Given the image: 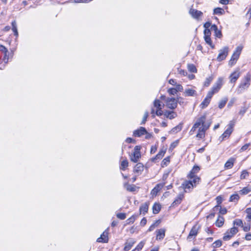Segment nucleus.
<instances>
[{
    "label": "nucleus",
    "mask_w": 251,
    "mask_h": 251,
    "mask_svg": "<svg viewBox=\"0 0 251 251\" xmlns=\"http://www.w3.org/2000/svg\"><path fill=\"white\" fill-rule=\"evenodd\" d=\"M251 75L248 73L244 76L236 89L237 94H240L247 90L251 85Z\"/></svg>",
    "instance_id": "obj_1"
},
{
    "label": "nucleus",
    "mask_w": 251,
    "mask_h": 251,
    "mask_svg": "<svg viewBox=\"0 0 251 251\" xmlns=\"http://www.w3.org/2000/svg\"><path fill=\"white\" fill-rule=\"evenodd\" d=\"M223 78L219 77L213 85L211 90L208 92V94H210V95L212 97L213 95L218 93L223 84Z\"/></svg>",
    "instance_id": "obj_2"
},
{
    "label": "nucleus",
    "mask_w": 251,
    "mask_h": 251,
    "mask_svg": "<svg viewBox=\"0 0 251 251\" xmlns=\"http://www.w3.org/2000/svg\"><path fill=\"white\" fill-rule=\"evenodd\" d=\"M211 124V121L206 122L202 127L199 128L196 137L200 139H203L205 136V131L209 128Z\"/></svg>",
    "instance_id": "obj_3"
},
{
    "label": "nucleus",
    "mask_w": 251,
    "mask_h": 251,
    "mask_svg": "<svg viewBox=\"0 0 251 251\" xmlns=\"http://www.w3.org/2000/svg\"><path fill=\"white\" fill-rule=\"evenodd\" d=\"M206 122V115L204 114L200 118H199L196 122V123L193 125L192 128L190 130L189 132V134L190 135H192L194 134V131L196 130L197 128H198L200 126H203V125Z\"/></svg>",
    "instance_id": "obj_4"
},
{
    "label": "nucleus",
    "mask_w": 251,
    "mask_h": 251,
    "mask_svg": "<svg viewBox=\"0 0 251 251\" xmlns=\"http://www.w3.org/2000/svg\"><path fill=\"white\" fill-rule=\"evenodd\" d=\"M242 50V47L238 46L236 48V50L234 51L229 61L228 64L229 66H232L236 63L237 60L239 57Z\"/></svg>",
    "instance_id": "obj_5"
},
{
    "label": "nucleus",
    "mask_w": 251,
    "mask_h": 251,
    "mask_svg": "<svg viewBox=\"0 0 251 251\" xmlns=\"http://www.w3.org/2000/svg\"><path fill=\"white\" fill-rule=\"evenodd\" d=\"M228 52L229 48L227 46L224 47L222 49H221L219 50V53L217 58V61L220 62L225 59L228 55Z\"/></svg>",
    "instance_id": "obj_6"
},
{
    "label": "nucleus",
    "mask_w": 251,
    "mask_h": 251,
    "mask_svg": "<svg viewBox=\"0 0 251 251\" xmlns=\"http://www.w3.org/2000/svg\"><path fill=\"white\" fill-rule=\"evenodd\" d=\"M166 106L171 109H174L177 107L176 99L174 98H167L166 100Z\"/></svg>",
    "instance_id": "obj_7"
},
{
    "label": "nucleus",
    "mask_w": 251,
    "mask_h": 251,
    "mask_svg": "<svg viewBox=\"0 0 251 251\" xmlns=\"http://www.w3.org/2000/svg\"><path fill=\"white\" fill-rule=\"evenodd\" d=\"M181 187L184 189L185 192L187 193L190 192L194 188V186L191 181L185 180L182 183Z\"/></svg>",
    "instance_id": "obj_8"
},
{
    "label": "nucleus",
    "mask_w": 251,
    "mask_h": 251,
    "mask_svg": "<svg viewBox=\"0 0 251 251\" xmlns=\"http://www.w3.org/2000/svg\"><path fill=\"white\" fill-rule=\"evenodd\" d=\"M189 12L194 19L198 20H199V18L203 15V13L202 12L193 8H191Z\"/></svg>",
    "instance_id": "obj_9"
},
{
    "label": "nucleus",
    "mask_w": 251,
    "mask_h": 251,
    "mask_svg": "<svg viewBox=\"0 0 251 251\" xmlns=\"http://www.w3.org/2000/svg\"><path fill=\"white\" fill-rule=\"evenodd\" d=\"M156 234V239L157 240H162L165 236L166 229L165 228H160L155 231Z\"/></svg>",
    "instance_id": "obj_10"
},
{
    "label": "nucleus",
    "mask_w": 251,
    "mask_h": 251,
    "mask_svg": "<svg viewBox=\"0 0 251 251\" xmlns=\"http://www.w3.org/2000/svg\"><path fill=\"white\" fill-rule=\"evenodd\" d=\"M232 132V130L227 128L224 133L219 137V141H220V143H221L224 140L227 139Z\"/></svg>",
    "instance_id": "obj_11"
},
{
    "label": "nucleus",
    "mask_w": 251,
    "mask_h": 251,
    "mask_svg": "<svg viewBox=\"0 0 251 251\" xmlns=\"http://www.w3.org/2000/svg\"><path fill=\"white\" fill-rule=\"evenodd\" d=\"M108 231L105 230L100 235V237L97 239V241L101 243H107L108 241Z\"/></svg>",
    "instance_id": "obj_12"
},
{
    "label": "nucleus",
    "mask_w": 251,
    "mask_h": 251,
    "mask_svg": "<svg viewBox=\"0 0 251 251\" xmlns=\"http://www.w3.org/2000/svg\"><path fill=\"white\" fill-rule=\"evenodd\" d=\"M240 72L238 70L233 72L229 76L230 82L234 83L240 77Z\"/></svg>",
    "instance_id": "obj_13"
},
{
    "label": "nucleus",
    "mask_w": 251,
    "mask_h": 251,
    "mask_svg": "<svg viewBox=\"0 0 251 251\" xmlns=\"http://www.w3.org/2000/svg\"><path fill=\"white\" fill-rule=\"evenodd\" d=\"M188 178L189 179V181H191L192 183H193V185H194V187L196 186V185L199 184L201 178L197 176H189L188 175Z\"/></svg>",
    "instance_id": "obj_14"
},
{
    "label": "nucleus",
    "mask_w": 251,
    "mask_h": 251,
    "mask_svg": "<svg viewBox=\"0 0 251 251\" xmlns=\"http://www.w3.org/2000/svg\"><path fill=\"white\" fill-rule=\"evenodd\" d=\"M147 133V130L145 127H140L139 129L133 132V135L135 137H141Z\"/></svg>",
    "instance_id": "obj_15"
},
{
    "label": "nucleus",
    "mask_w": 251,
    "mask_h": 251,
    "mask_svg": "<svg viewBox=\"0 0 251 251\" xmlns=\"http://www.w3.org/2000/svg\"><path fill=\"white\" fill-rule=\"evenodd\" d=\"M166 151V149H162L154 157L151 159L152 162H155L156 160L161 159L164 155Z\"/></svg>",
    "instance_id": "obj_16"
},
{
    "label": "nucleus",
    "mask_w": 251,
    "mask_h": 251,
    "mask_svg": "<svg viewBox=\"0 0 251 251\" xmlns=\"http://www.w3.org/2000/svg\"><path fill=\"white\" fill-rule=\"evenodd\" d=\"M212 96L207 93L206 98L203 100V101L201 104V106L202 109H204L206 107H207L209 104L211 99L212 98Z\"/></svg>",
    "instance_id": "obj_17"
},
{
    "label": "nucleus",
    "mask_w": 251,
    "mask_h": 251,
    "mask_svg": "<svg viewBox=\"0 0 251 251\" xmlns=\"http://www.w3.org/2000/svg\"><path fill=\"white\" fill-rule=\"evenodd\" d=\"M199 229V227L197 226V225L193 226L189 232L187 238L190 239L193 236H196L198 234Z\"/></svg>",
    "instance_id": "obj_18"
},
{
    "label": "nucleus",
    "mask_w": 251,
    "mask_h": 251,
    "mask_svg": "<svg viewBox=\"0 0 251 251\" xmlns=\"http://www.w3.org/2000/svg\"><path fill=\"white\" fill-rule=\"evenodd\" d=\"M164 115L167 118L172 120L177 117V114L174 111L166 110L164 112Z\"/></svg>",
    "instance_id": "obj_19"
},
{
    "label": "nucleus",
    "mask_w": 251,
    "mask_h": 251,
    "mask_svg": "<svg viewBox=\"0 0 251 251\" xmlns=\"http://www.w3.org/2000/svg\"><path fill=\"white\" fill-rule=\"evenodd\" d=\"M211 30L214 31L215 36L219 38L222 37V32L218 29V27L216 25H213L211 26Z\"/></svg>",
    "instance_id": "obj_20"
},
{
    "label": "nucleus",
    "mask_w": 251,
    "mask_h": 251,
    "mask_svg": "<svg viewBox=\"0 0 251 251\" xmlns=\"http://www.w3.org/2000/svg\"><path fill=\"white\" fill-rule=\"evenodd\" d=\"M135 241L131 239L125 243V247L124 248V250L125 251H128L133 246V245L135 244Z\"/></svg>",
    "instance_id": "obj_21"
},
{
    "label": "nucleus",
    "mask_w": 251,
    "mask_h": 251,
    "mask_svg": "<svg viewBox=\"0 0 251 251\" xmlns=\"http://www.w3.org/2000/svg\"><path fill=\"white\" fill-rule=\"evenodd\" d=\"M144 170V165L141 163H137L134 167V172L140 175Z\"/></svg>",
    "instance_id": "obj_22"
},
{
    "label": "nucleus",
    "mask_w": 251,
    "mask_h": 251,
    "mask_svg": "<svg viewBox=\"0 0 251 251\" xmlns=\"http://www.w3.org/2000/svg\"><path fill=\"white\" fill-rule=\"evenodd\" d=\"M235 161V159L234 158H230L225 163V168L227 169L232 168L234 165Z\"/></svg>",
    "instance_id": "obj_23"
},
{
    "label": "nucleus",
    "mask_w": 251,
    "mask_h": 251,
    "mask_svg": "<svg viewBox=\"0 0 251 251\" xmlns=\"http://www.w3.org/2000/svg\"><path fill=\"white\" fill-rule=\"evenodd\" d=\"M183 198H184V194H182V193L179 194L177 196V197L176 198L175 201H173V202L172 203L173 206H174L177 205L179 204L181 202Z\"/></svg>",
    "instance_id": "obj_24"
},
{
    "label": "nucleus",
    "mask_w": 251,
    "mask_h": 251,
    "mask_svg": "<svg viewBox=\"0 0 251 251\" xmlns=\"http://www.w3.org/2000/svg\"><path fill=\"white\" fill-rule=\"evenodd\" d=\"M141 157L140 151H134L132 155L131 156L130 160L131 161L136 163Z\"/></svg>",
    "instance_id": "obj_25"
},
{
    "label": "nucleus",
    "mask_w": 251,
    "mask_h": 251,
    "mask_svg": "<svg viewBox=\"0 0 251 251\" xmlns=\"http://www.w3.org/2000/svg\"><path fill=\"white\" fill-rule=\"evenodd\" d=\"M149 205L147 203L143 204L140 207V212L143 213V214H145L148 210Z\"/></svg>",
    "instance_id": "obj_26"
},
{
    "label": "nucleus",
    "mask_w": 251,
    "mask_h": 251,
    "mask_svg": "<svg viewBox=\"0 0 251 251\" xmlns=\"http://www.w3.org/2000/svg\"><path fill=\"white\" fill-rule=\"evenodd\" d=\"M224 223V218L223 217L219 216L218 219L217 220L215 225L217 227H220L223 226Z\"/></svg>",
    "instance_id": "obj_27"
},
{
    "label": "nucleus",
    "mask_w": 251,
    "mask_h": 251,
    "mask_svg": "<svg viewBox=\"0 0 251 251\" xmlns=\"http://www.w3.org/2000/svg\"><path fill=\"white\" fill-rule=\"evenodd\" d=\"M216 201H217V205H216L213 208V210L215 211H217L218 210V209H219V207H220V204L222 203V198L221 196H218L217 198H216Z\"/></svg>",
    "instance_id": "obj_28"
},
{
    "label": "nucleus",
    "mask_w": 251,
    "mask_h": 251,
    "mask_svg": "<svg viewBox=\"0 0 251 251\" xmlns=\"http://www.w3.org/2000/svg\"><path fill=\"white\" fill-rule=\"evenodd\" d=\"M196 92L195 90L191 89H186L184 92L185 96H193L196 94Z\"/></svg>",
    "instance_id": "obj_29"
},
{
    "label": "nucleus",
    "mask_w": 251,
    "mask_h": 251,
    "mask_svg": "<svg viewBox=\"0 0 251 251\" xmlns=\"http://www.w3.org/2000/svg\"><path fill=\"white\" fill-rule=\"evenodd\" d=\"M240 199V197L237 194H234L230 196L229 201L237 203Z\"/></svg>",
    "instance_id": "obj_30"
},
{
    "label": "nucleus",
    "mask_w": 251,
    "mask_h": 251,
    "mask_svg": "<svg viewBox=\"0 0 251 251\" xmlns=\"http://www.w3.org/2000/svg\"><path fill=\"white\" fill-rule=\"evenodd\" d=\"M200 170V168L198 166H194L192 169V170L190 171V173L188 175L189 176H196L195 174H197L199 172Z\"/></svg>",
    "instance_id": "obj_31"
},
{
    "label": "nucleus",
    "mask_w": 251,
    "mask_h": 251,
    "mask_svg": "<svg viewBox=\"0 0 251 251\" xmlns=\"http://www.w3.org/2000/svg\"><path fill=\"white\" fill-rule=\"evenodd\" d=\"M161 209V206L159 203H154L152 207L153 212L154 214H157Z\"/></svg>",
    "instance_id": "obj_32"
},
{
    "label": "nucleus",
    "mask_w": 251,
    "mask_h": 251,
    "mask_svg": "<svg viewBox=\"0 0 251 251\" xmlns=\"http://www.w3.org/2000/svg\"><path fill=\"white\" fill-rule=\"evenodd\" d=\"M12 30H13V32H14V35H15L16 36H18V30H17V24H16V22L15 21H13L12 23Z\"/></svg>",
    "instance_id": "obj_33"
},
{
    "label": "nucleus",
    "mask_w": 251,
    "mask_h": 251,
    "mask_svg": "<svg viewBox=\"0 0 251 251\" xmlns=\"http://www.w3.org/2000/svg\"><path fill=\"white\" fill-rule=\"evenodd\" d=\"M225 12V10L223 8L220 7L216 8L213 10V14L215 15H223Z\"/></svg>",
    "instance_id": "obj_34"
},
{
    "label": "nucleus",
    "mask_w": 251,
    "mask_h": 251,
    "mask_svg": "<svg viewBox=\"0 0 251 251\" xmlns=\"http://www.w3.org/2000/svg\"><path fill=\"white\" fill-rule=\"evenodd\" d=\"M128 165V161L126 159L121 162V165H120V169L125 171L126 169V168Z\"/></svg>",
    "instance_id": "obj_35"
},
{
    "label": "nucleus",
    "mask_w": 251,
    "mask_h": 251,
    "mask_svg": "<svg viewBox=\"0 0 251 251\" xmlns=\"http://www.w3.org/2000/svg\"><path fill=\"white\" fill-rule=\"evenodd\" d=\"M222 244L223 242L222 240H217L212 244V247L214 248H219L222 246Z\"/></svg>",
    "instance_id": "obj_36"
},
{
    "label": "nucleus",
    "mask_w": 251,
    "mask_h": 251,
    "mask_svg": "<svg viewBox=\"0 0 251 251\" xmlns=\"http://www.w3.org/2000/svg\"><path fill=\"white\" fill-rule=\"evenodd\" d=\"M153 106L156 109H162V107L161 106V102L159 100H155L153 102Z\"/></svg>",
    "instance_id": "obj_37"
},
{
    "label": "nucleus",
    "mask_w": 251,
    "mask_h": 251,
    "mask_svg": "<svg viewBox=\"0 0 251 251\" xmlns=\"http://www.w3.org/2000/svg\"><path fill=\"white\" fill-rule=\"evenodd\" d=\"M205 42L208 44L212 49L215 48L214 45L212 44V41L210 38V36L204 37Z\"/></svg>",
    "instance_id": "obj_38"
},
{
    "label": "nucleus",
    "mask_w": 251,
    "mask_h": 251,
    "mask_svg": "<svg viewBox=\"0 0 251 251\" xmlns=\"http://www.w3.org/2000/svg\"><path fill=\"white\" fill-rule=\"evenodd\" d=\"M233 236L230 233L229 231H226L223 237V240L225 241H228L230 240Z\"/></svg>",
    "instance_id": "obj_39"
},
{
    "label": "nucleus",
    "mask_w": 251,
    "mask_h": 251,
    "mask_svg": "<svg viewBox=\"0 0 251 251\" xmlns=\"http://www.w3.org/2000/svg\"><path fill=\"white\" fill-rule=\"evenodd\" d=\"M2 52L4 53L3 60L5 63H7L9 59V52L7 49L6 48V51H2Z\"/></svg>",
    "instance_id": "obj_40"
},
{
    "label": "nucleus",
    "mask_w": 251,
    "mask_h": 251,
    "mask_svg": "<svg viewBox=\"0 0 251 251\" xmlns=\"http://www.w3.org/2000/svg\"><path fill=\"white\" fill-rule=\"evenodd\" d=\"M249 176V172L245 170H243L242 172V173L240 175V179H245L248 176Z\"/></svg>",
    "instance_id": "obj_41"
},
{
    "label": "nucleus",
    "mask_w": 251,
    "mask_h": 251,
    "mask_svg": "<svg viewBox=\"0 0 251 251\" xmlns=\"http://www.w3.org/2000/svg\"><path fill=\"white\" fill-rule=\"evenodd\" d=\"M163 187V184H158L156 185V186L153 189L152 192L154 193H157L162 187Z\"/></svg>",
    "instance_id": "obj_42"
},
{
    "label": "nucleus",
    "mask_w": 251,
    "mask_h": 251,
    "mask_svg": "<svg viewBox=\"0 0 251 251\" xmlns=\"http://www.w3.org/2000/svg\"><path fill=\"white\" fill-rule=\"evenodd\" d=\"M229 231L230 233L233 236L235 234H236L238 232V228L236 227H233L230 229L227 230Z\"/></svg>",
    "instance_id": "obj_43"
},
{
    "label": "nucleus",
    "mask_w": 251,
    "mask_h": 251,
    "mask_svg": "<svg viewBox=\"0 0 251 251\" xmlns=\"http://www.w3.org/2000/svg\"><path fill=\"white\" fill-rule=\"evenodd\" d=\"M251 191V190L248 187H244L242 190L240 191V193L242 195H246L248 194Z\"/></svg>",
    "instance_id": "obj_44"
},
{
    "label": "nucleus",
    "mask_w": 251,
    "mask_h": 251,
    "mask_svg": "<svg viewBox=\"0 0 251 251\" xmlns=\"http://www.w3.org/2000/svg\"><path fill=\"white\" fill-rule=\"evenodd\" d=\"M188 69L190 72L196 73L197 69L194 64H190L188 65Z\"/></svg>",
    "instance_id": "obj_45"
},
{
    "label": "nucleus",
    "mask_w": 251,
    "mask_h": 251,
    "mask_svg": "<svg viewBox=\"0 0 251 251\" xmlns=\"http://www.w3.org/2000/svg\"><path fill=\"white\" fill-rule=\"evenodd\" d=\"M137 215H132L131 217H130L126 220L127 224H133L134 223V222L135 221V219L137 218Z\"/></svg>",
    "instance_id": "obj_46"
},
{
    "label": "nucleus",
    "mask_w": 251,
    "mask_h": 251,
    "mask_svg": "<svg viewBox=\"0 0 251 251\" xmlns=\"http://www.w3.org/2000/svg\"><path fill=\"white\" fill-rule=\"evenodd\" d=\"M170 156H168V157H166V158H165L162 162V164H161V165L163 167L164 166H167L168 164V163L170 162Z\"/></svg>",
    "instance_id": "obj_47"
},
{
    "label": "nucleus",
    "mask_w": 251,
    "mask_h": 251,
    "mask_svg": "<svg viewBox=\"0 0 251 251\" xmlns=\"http://www.w3.org/2000/svg\"><path fill=\"white\" fill-rule=\"evenodd\" d=\"M182 128V124H179L177 126H175V127L173 128L172 130L173 132H177L178 131H180Z\"/></svg>",
    "instance_id": "obj_48"
},
{
    "label": "nucleus",
    "mask_w": 251,
    "mask_h": 251,
    "mask_svg": "<svg viewBox=\"0 0 251 251\" xmlns=\"http://www.w3.org/2000/svg\"><path fill=\"white\" fill-rule=\"evenodd\" d=\"M234 226H243L242 221L240 219H236L233 222Z\"/></svg>",
    "instance_id": "obj_49"
},
{
    "label": "nucleus",
    "mask_w": 251,
    "mask_h": 251,
    "mask_svg": "<svg viewBox=\"0 0 251 251\" xmlns=\"http://www.w3.org/2000/svg\"><path fill=\"white\" fill-rule=\"evenodd\" d=\"M246 212L247 214L246 218L250 222L251 221V208H248L246 210Z\"/></svg>",
    "instance_id": "obj_50"
},
{
    "label": "nucleus",
    "mask_w": 251,
    "mask_h": 251,
    "mask_svg": "<svg viewBox=\"0 0 251 251\" xmlns=\"http://www.w3.org/2000/svg\"><path fill=\"white\" fill-rule=\"evenodd\" d=\"M227 99L221 100L219 102V106H218L219 108L220 109L223 108L225 106V105L227 102Z\"/></svg>",
    "instance_id": "obj_51"
},
{
    "label": "nucleus",
    "mask_w": 251,
    "mask_h": 251,
    "mask_svg": "<svg viewBox=\"0 0 251 251\" xmlns=\"http://www.w3.org/2000/svg\"><path fill=\"white\" fill-rule=\"evenodd\" d=\"M212 80H213V77L212 76H209V77L206 78V79L204 82V85L205 87H208L210 85V84L211 82V81H212Z\"/></svg>",
    "instance_id": "obj_52"
},
{
    "label": "nucleus",
    "mask_w": 251,
    "mask_h": 251,
    "mask_svg": "<svg viewBox=\"0 0 251 251\" xmlns=\"http://www.w3.org/2000/svg\"><path fill=\"white\" fill-rule=\"evenodd\" d=\"M248 110V107L246 106H243L241 107L239 112V114L243 116Z\"/></svg>",
    "instance_id": "obj_53"
},
{
    "label": "nucleus",
    "mask_w": 251,
    "mask_h": 251,
    "mask_svg": "<svg viewBox=\"0 0 251 251\" xmlns=\"http://www.w3.org/2000/svg\"><path fill=\"white\" fill-rule=\"evenodd\" d=\"M177 103H178L180 105H185L186 102L183 98L180 97H177L176 99Z\"/></svg>",
    "instance_id": "obj_54"
},
{
    "label": "nucleus",
    "mask_w": 251,
    "mask_h": 251,
    "mask_svg": "<svg viewBox=\"0 0 251 251\" xmlns=\"http://www.w3.org/2000/svg\"><path fill=\"white\" fill-rule=\"evenodd\" d=\"M149 116V113L148 111L145 112L143 116L141 125H144L147 121V119Z\"/></svg>",
    "instance_id": "obj_55"
},
{
    "label": "nucleus",
    "mask_w": 251,
    "mask_h": 251,
    "mask_svg": "<svg viewBox=\"0 0 251 251\" xmlns=\"http://www.w3.org/2000/svg\"><path fill=\"white\" fill-rule=\"evenodd\" d=\"M167 91L171 95H175L177 93V90H176L175 88H169Z\"/></svg>",
    "instance_id": "obj_56"
},
{
    "label": "nucleus",
    "mask_w": 251,
    "mask_h": 251,
    "mask_svg": "<svg viewBox=\"0 0 251 251\" xmlns=\"http://www.w3.org/2000/svg\"><path fill=\"white\" fill-rule=\"evenodd\" d=\"M126 190L130 192L135 191V187L134 185H128L126 187Z\"/></svg>",
    "instance_id": "obj_57"
},
{
    "label": "nucleus",
    "mask_w": 251,
    "mask_h": 251,
    "mask_svg": "<svg viewBox=\"0 0 251 251\" xmlns=\"http://www.w3.org/2000/svg\"><path fill=\"white\" fill-rule=\"evenodd\" d=\"M116 216L118 218L121 220H124L126 218V215L124 213H118Z\"/></svg>",
    "instance_id": "obj_58"
},
{
    "label": "nucleus",
    "mask_w": 251,
    "mask_h": 251,
    "mask_svg": "<svg viewBox=\"0 0 251 251\" xmlns=\"http://www.w3.org/2000/svg\"><path fill=\"white\" fill-rule=\"evenodd\" d=\"M144 245L145 243L143 241H141L138 244V245L135 248L137 249L139 251H140V250H141L143 247H144Z\"/></svg>",
    "instance_id": "obj_59"
},
{
    "label": "nucleus",
    "mask_w": 251,
    "mask_h": 251,
    "mask_svg": "<svg viewBox=\"0 0 251 251\" xmlns=\"http://www.w3.org/2000/svg\"><path fill=\"white\" fill-rule=\"evenodd\" d=\"M235 122L234 121H230L229 124L228 125L227 129H230L233 130V127L235 125Z\"/></svg>",
    "instance_id": "obj_60"
},
{
    "label": "nucleus",
    "mask_w": 251,
    "mask_h": 251,
    "mask_svg": "<svg viewBox=\"0 0 251 251\" xmlns=\"http://www.w3.org/2000/svg\"><path fill=\"white\" fill-rule=\"evenodd\" d=\"M211 29H205L204 30V37H208L211 35Z\"/></svg>",
    "instance_id": "obj_61"
},
{
    "label": "nucleus",
    "mask_w": 251,
    "mask_h": 251,
    "mask_svg": "<svg viewBox=\"0 0 251 251\" xmlns=\"http://www.w3.org/2000/svg\"><path fill=\"white\" fill-rule=\"evenodd\" d=\"M176 90H177V92H181L183 91V87L180 84H177L176 85V87L175 88Z\"/></svg>",
    "instance_id": "obj_62"
},
{
    "label": "nucleus",
    "mask_w": 251,
    "mask_h": 251,
    "mask_svg": "<svg viewBox=\"0 0 251 251\" xmlns=\"http://www.w3.org/2000/svg\"><path fill=\"white\" fill-rule=\"evenodd\" d=\"M250 143L246 144L245 145H244L242 147V148L240 149V151H243L247 150L248 149V148H249V147L250 146Z\"/></svg>",
    "instance_id": "obj_63"
},
{
    "label": "nucleus",
    "mask_w": 251,
    "mask_h": 251,
    "mask_svg": "<svg viewBox=\"0 0 251 251\" xmlns=\"http://www.w3.org/2000/svg\"><path fill=\"white\" fill-rule=\"evenodd\" d=\"M218 210H220V213L222 215L226 214L227 212V210L226 208H222L221 206Z\"/></svg>",
    "instance_id": "obj_64"
}]
</instances>
